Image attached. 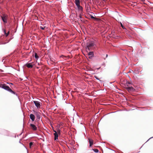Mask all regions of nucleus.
<instances>
[{
    "mask_svg": "<svg viewBox=\"0 0 153 153\" xmlns=\"http://www.w3.org/2000/svg\"><path fill=\"white\" fill-rule=\"evenodd\" d=\"M75 3L76 6L80 5L79 0H75Z\"/></svg>",
    "mask_w": 153,
    "mask_h": 153,
    "instance_id": "nucleus-15",
    "label": "nucleus"
},
{
    "mask_svg": "<svg viewBox=\"0 0 153 153\" xmlns=\"http://www.w3.org/2000/svg\"><path fill=\"white\" fill-rule=\"evenodd\" d=\"M30 117L32 121H33L35 119V117L34 115L33 114H30Z\"/></svg>",
    "mask_w": 153,
    "mask_h": 153,
    "instance_id": "nucleus-10",
    "label": "nucleus"
},
{
    "mask_svg": "<svg viewBox=\"0 0 153 153\" xmlns=\"http://www.w3.org/2000/svg\"><path fill=\"white\" fill-rule=\"evenodd\" d=\"M120 23L121 26L122 27L123 29H126L125 27L123 26V25L122 24V23L121 22H119Z\"/></svg>",
    "mask_w": 153,
    "mask_h": 153,
    "instance_id": "nucleus-18",
    "label": "nucleus"
},
{
    "mask_svg": "<svg viewBox=\"0 0 153 153\" xmlns=\"http://www.w3.org/2000/svg\"><path fill=\"white\" fill-rule=\"evenodd\" d=\"M126 88L127 89L128 91H133L135 90L134 88L132 86L129 87L128 85L126 86Z\"/></svg>",
    "mask_w": 153,
    "mask_h": 153,
    "instance_id": "nucleus-6",
    "label": "nucleus"
},
{
    "mask_svg": "<svg viewBox=\"0 0 153 153\" xmlns=\"http://www.w3.org/2000/svg\"><path fill=\"white\" fill-rule=\"evenodd\" d=\"M34 112V114L36 116L37 119L39 120L41 118V114L40 112L36 111L34 110L33 111Z\"/></svg>",
    "mask_w": 153,
    "mask_h": 153,
    "instance_id": "nucleus-5",
    "label": "nucleus"
},
{
    "mask_svg": "<svg viewBox=\"0 0 153 153\" xmlns=\"http://www.w3.org/2000/svg\"><path fill=\"white\" fill-rule=\"evenodd\" d=\"M1 71H2V72H3V71H2V70H1Z\"/></svg>",
    "mask_w": 153,
    "mask_h": 153,
    "instance_id": "nucleus-34",
    "label": "nucleus"
},
{
    "mask_svg": "<svg viewBox=\"0 0 153 153\" xmlns=\"http://www.w3.org/2000/svg\"><path fill=\"white\" fill-rule=\"evenodd\" d=\"M100 68H97V69L98 70Z\"/></svg>",
    "mask_w": 153,
    "mask_h": 153,
    "instance_id": "nucleus-32",
    "label": "nucleus"
},
{
    "mask_svg": "<svg viewBox=\"0 0 153 153\" xmlns=\"http://www.w3.org/2000/svg\"><path fill=\"white\" fill-rule=\"evenodd\" d=\"M46 27L45 26H40V28L42 30H45V28Z\"/></svg>",
    "mask_w": 153,
    "mask_h": 153,
    "instance_id": "nucleus-20",
    "label": "nucleus"
},
{
    "mask_svg": "<svg viewBox=\"0 0 153 153\" xmlns=\"http://www.w3.org/2000/svg\"><path fill=\"white\" fill-rule=\"evenodd\" d=\"M33 142H30L29 143V146L30 148H31V146L33 145Z\"/></svg>",
    "mask_w": 153,
    "mask_h": 153,
    "instance_id": "nucleus-21",
    "label": "nucleus"
},
{
    "mask_svg": "<svg viewBox=\"0 0 153 153\" xmlns=\"http://www.w3.org/2000/svg\"><path fill=\"white\" fill-rule=\"evenodd\" d=\"M1 84H0V87L1 88Z\"/></svg>",
    "mask_w": 153,
    "mask_h": 153,
    "instance_id": "nucleus-31",
    "label": "nucleus"
},
{
    "mask_svg": "<svg viewBox=\"0 0 153 153\" xmlns=\"http://www.w3.org/2000/svg\"><path fill=\"white\" fill-rule=\"evenodd\" d=\"M25 65L26 66L29 68H32L33 66V65H32L30 63H27L25 64Z\"/></svg>",
    "mask_w": 153,
    "mask_h": 153,
    "instance_id": "nucleus-8",
    "label": "nucleus"
},
{
    "mask_svg": "<svg viewBox=\"0 0 153 153\" xmlns=\"http://www.w3.org/2000/svg\"><path fill=\"white\" fill-rule=\"evenodd\" d=\"M9 92L12 94H13L16 95L17 97H19V96L16 93V92H15L14 91H12L11 89L9 91Z\"/></svg>",
    "mask_w": 153,
    "mask_h": 153,
    "instance_id": "nucleus-14",
    "label": "nucleus"
},
{
    "mask_svg": "<svg viewBox=\"0 0 153 153\" xmlns=\"http://www.w3.org/2000/svg\"><path fill=\"white\" fill-rule=\"evenodd\" d=\"M131 71H132V70H130L128 72L129 73H130V72H131Z\"/></svg>",
    "mask_w": 153,
    "mask_h": 153,
    "instance_id": "nucleus-29",
    "label": "nucleus"
},
{
    "mask_svg": "<svg viewBox=\"0 0 153 153\" xmlns=\"http://www.w3.org/2000/svg\"><path fill=\"white\" fill-rule=\"evenodd\" d=\"M108 57V54H106V56H105V58H104V59H105L106 58H107Z\"/></svg>",
    "mask_w": 153,
    "mask_h": 153,
    "instance_id": "nucleus-26",
    "label": "nucleus"
},
{
    "mask_svg": "<svg viewBox=\"0 0 153 153\" xmlns=\"http://www.w3.org/2000/svg\"><path fill=\"white\" fill-rule=\"evenodd\" d=\"M57 132L58 133V134H60V130L59 129H58L57 130Z\"/></svg>",
    "mask_w": 153,
    "mask_h": 153,
    "instance_id": "nucleus-22",
    "label": "nucleus"
},
{
    "mask_svg": "<svg viewBox=\"0 0 153 153\" xmlns=\"http://www.w3.org/2000/svg\"><path fill=\"white\" fill-rule=\"evenodd\" d=\"M92 150L95 153H98L99 150L97 149H92Z\"/></svg>",
    "mask_w": 153,
    "mask_h": 153,
    "instance_id": "nucleus-19",
    "label": "nucleus"
},
{
    "mask_svg": "<svg viewBox=\"0 0 153 153\" xmlns=\"http://www.w3.org/2000/svg\"><path fill=\"white\" fill-rule=\"evenodd\" d=\"M53 131L54 132V133H57V131H55V130H53Z\"/></svg>",
    "mask_w": 153,
    "mask_h": 153,
    "instance_id": "nucleus-28",
    "label": "nucleus"
},
{
    "mask_svg": "<svg viewBox=\"0 0 153 153\" xmlns=\"http://www.w3.org/2000/svg\"><path fill=\"white\" fill-rule=\"evenodd\" d=\"M95 78L96 79H97L98 80H99L100 81V80L99 79V78H98V77H97V76H95Z\"/></svg>",
    "mask_w": 153,
    "mask_h": 153,
    "instance_id": "nucleus-24",
    "label": "nucleus"
},
{
    "mask_svg": "<svg viewBox=\"0 0 153 153\" xmlns=\"http://www.w3.org/2000/svg\"><path fill=\"white\" fill-rule=\"evenodd\" d=\"M10 84H11V85H13V84L12 83H10Z\"/></svg>",
    "mask_w": 153,
    "mask_h": 153,
    "instance_id": "nucleus-33",
    "label": "nucleus"
},
{
    "mask_svg": "<svg viewBox=\"0 0 153 153\" xmlns=\"http://www.w3.org/2000/svg\"><path fill=\"white\" fill-rule=\"evenodd\" d=\"M126 84L127 85H128V84L131 85L132 84V83L131 82H127L126 83Z\"/></svg>",
    "mask_w": 153,
    "mask_h": 153,
    "instance_id": "nucleus-23",
    "label": "nucleus"
},
{
    "mask_svg": "<svg viewBox=\"0 0 153 153\" xmlns=\"http://www.w3.org/2000/svg\"><path fill=\"white\" fill-rule=\"evenodd\" d=\"M53 134L54 135V140H58V135L57 133H54Z\"/></svg>",
    "mask_w": 153,
    "mask_h": 153,
    "instance_id": "nucleus-12",
    "label": "nucleus"
},
{
    "mask_svg": "<svg viewBox=\"0 0 153 153\" xmlns=\"http://www.w3.org/2000/svg\"><path fill=\"white\" fill-rule=\"evenodd\" d=\"M95 45V44L93 41L88 42L87 43L86 48L89 51H90L91 49Z\"/></svg>",
    "mask_w": 153,
    "mask_h": 153,
    "instance_id": "nucleus-1",
    "label": "nucleus"
},
{
    "mask_svg": "<svg viewBox=\"0 0 153 153\" xmlns=\"http://www.w3.org/2000/svg\"><path fill=\"white\" fill-rule=\"evenodd\" d=\"M30 126L31 127L32 129L33 130L36 131L37 130V127L34 125L32 124H30Z\"/></svg>",
    "mask_w": 153,
    "mask_h": 153,
    "instance_id": "nucleus-9",
    "label": "nucleus"
},
{
    "mask_svg": "<svg viewBox=\"0 0 153 153\" xmlns=\"http://www.w3.org/2000/svg\"><path fill=\"white\" fill-rule=\"evenodd\" d=\"M153 138V137H151L150 138H149V139L148 140H148H149L151 138Z\"/></svg>",
    "mask_w": 153,
    "mask_h": 153,
    "instance_id": "nucleus-30",
    "label": "nucleus"
},
{
    "mask_svg": "<svg viewBox=\"0 0 153 153\" xmlns=\"http://www.w3.org/2000/svg\"><path fill=\"white\" fill-rule=\"evenodd\" d=\"M1 88H3L9 92L11 89L9 86L6 85L5 84H1Z\"/></svg>",
    "mask_w": 153,
    "mask_h": 153,
    "instance_id": "nucleus-3",
    "label": "nucleus"
},
{
    "mask_svg": "<svg viewBox=\"0 0 153 153\" xmlns=\"http://www.w3.org/2000/svg\"><path fill=\"white\" fill-rule=\"evenodd\" d=\"M34 56H35V59H38L39 58V57L37 55V54L36 53H34Z\"/></svg>",
    "mask_w": 153,
    "mask_h": 153,
    "instance_id": "nucleus-17",
    "label": "nucleus"
},
{
    "mask_svg": "<svg viewBox=\"0 0 153 153\" xmlns=\"http://www.w3.org/2000/svg\"><path fill=\"white\" fill-rule=\"evenodd\" d=\"M103 1H104L105 0H103Z\"/></svg>",
    "mask_w": 153,
    "mask_h": 153,
    "instance_id": "nucleus-35",
    "label": "nucleus"
},
{
    "mask_svg": "<svg viewBox=\"0 0 153 153\" xmlns=\"http://www.w3.org/2000/svg\"><path fill=\"white\" fill-rule=\"evenodd\" d=\"M3 30L4 31V34L6 36H7L9 34V32H8L7 33H6L5 29H3Z\"/></svg>",
    "mask_w": 153,
    "mask_h": 153,
    "instance_id": "nucleus-16",
    "label": "nucleus"
},
{
    "mask_svg": "<svg viewBox=\"0 0 153 153\" xmlns=\"http://www.w3.org/2000/svg\"><path fill=\"white\" fill-rule=\"evenodd\" d=\"M33 102L37 108L39 109L40 108L41 104L40 102L36 101H33Z\"/></svg>",
    "mask_w": 153,
    "mask_h": 153,
    "instance_id": "nucleus-4",
    "label": "nucleus"
},
{
    "mask_svg": "<svg viewBox=\"0 0 153 153\" xmlns=\"http://www.w3.org/2000/svg\"><path fill=\"white\" fill-rule=\"evenodd\" d=\"M8 17V16L7 15L5 14H3L2 16H1L2 20L4 24H6L7 23Z\"/></svg>",
    "mask_w": 153,
    "mask_h": 153,
    "instance_id": "nucleus-2",
    "label": "nucleus"
},
{
    "mask_svg": "<svg viewBox=\"0 0 153 153\" xmlns=\"http://www.w3.org/2000/svg\"><path fill=\"white\" fill-rule=\"evenodd\" d=\"M88 55L90 56H89V58L92 59L94 56V52L92 51H91L89 52L88 53Z\"/></svg>",
    "mask_w": 153,
    "mask_h": 153,
    "instance_id": "nucleus-7",
    "label": "nucleus"
},
{
    "mask_svg": "<svg viewBox=\"0 0 153 153\" xmlns=\"http://www.w3.org/2000/svg\"><path fill=\"white\" fill-rule=\"evenodd\" d=\"M91 19H94V17L93 16H91Z\"/></svg>",
    "mask_w": 153,
    "mask_h": 153,
    "instance_id": "nucleus-27",
    "label": "nucleus"
},
{
    "mask_svg": "<svg viewBox=\"0 0 153 153\" xmlns=\"http://www.w3.org/2000/svg\"><path fill=\"white\" fill-rule=\"evenodd\" d=\"M88 140H89V144H90L89 146L90 147H91V146L93 144V140L91 139H90L89 138L88 139Z\"/></svg>",
    "mask_w": 153,
    "mask_h": 153,
    "instance_id": "nucleus-13",
    "label": "nucleus"
},
{
    "mask_svg": "<svg viewBox=\"0 0 153 153\" xmlns=\"http://www.w3.org/2000/svg\"><path fill=\"white\" fill-rule=\"evenodd\" d=\"M76 6L77 7V8H78V10H79V11L80 12H82V11L83 10V8H82V7L80 6V5H77Z\"/></svg>",
    "mask_w": 153,
    "mask_h": 153,
    "instance_id": "nucleus-11",
    "label": "nucleus"
},
{
    "mask_svg": "<svg viewBox=\"0 0 153 153\" xmlns=\"http://www.w3.org/2000/svg\"><path fill=\"white\" fill-rule=\"evenodd\" d=\"M79 17L80 19H82V16H81V15H79Z\"/></svg>",
    "mask_w": 153,
    "mask_h": 153,
    "instance_id": "nucleus-25",
    "label": "nucleus"
}]
</instances>
